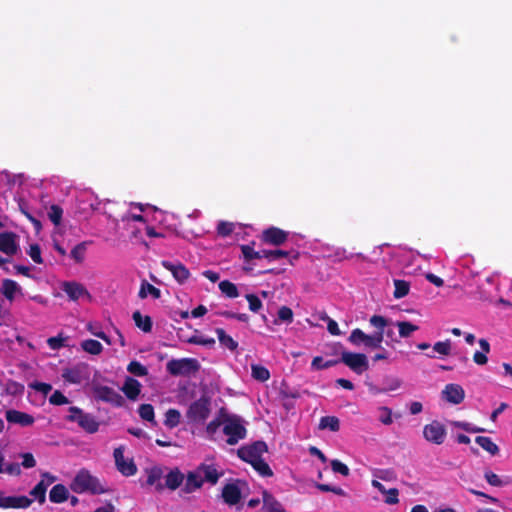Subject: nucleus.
<instances>
[{
  "label": "nucleus",
  "mask_w": 512,
  "mask_h": 512,
  "mask_svg": "<svg viewBox=\"0 0 512 512\" xmlns=\"http://www.w3.org/2000/svg\"><path fill=\"white\" fill-rule=\"evenodd\" d=\"M341 363L345 364L354 373L361 375L369 369V361L365 354L350 351H341Z\"/></svg>",
  "instance_id": "obj_6"
},
{
  "label": "nucleus",
  "mask_w": 512,
  "mask_h": 512,
  "mask_svg": "<svg viewBox=\"0 0 512 512\" xmlns=\"http://www.w3.org/2000/svg\"><path fill=\"white\" fill-rule=\"evenodd\" d=\"M223 424V433L227 436L226 442L228 445H235L246 438L247 429L239 417H227Z\"/></svg>",
  "instance_id": "obj_3"
},
{
  "label": "nucleus",
  "mask_w": 512,
  "mask_h": 512,
  "mask_svg": "<svg viewBox=\"0 0 512 512\" xmlns=\"http://www.w3.org/2000/svg\"><path fill=\"white\" fill-rule=\"evenodd\" d=\"M70 488L77 494L91 493V494H104L107 489L103 487L99 479L90 474L86 469H81L70 484Z\"/></svg>",
  "instance_id": "obj_1"
},
{
  "label": "nucleus",
  "mask_w": 512,
  "mask_h": 512,
  "mask_svg": "<svg viewBox=\"0 0 512 512\" xmlns=\"http://www.w3.org/2000/svg\"><path fill=\"white\" fill-rule=\"evenodd\" d=\"M88 242L84 241L77 244L70 253L71 258H73L77 263L83 262L85 258V253L87 250Z\"/></svg>",
  "instance_id": "obj_46"
},
{
  "label": "nucleus",
  "mask_w": 512,
  "mask_h": 512,
  "mask_svg": "<svg viewBox=\"0 0 512 512\" xmlns=\"http://www.w3.org/2000/svg\"><path fill=\"white\" fill-rule=\"evenodd\" d=\"M139 416L153 425H156L154 408L151 404H141L138 409Z\"/></svg>",
  "instance_id": "obj_44"
},
{
  "label": "nucleus",
  "mask_w": 512,
  "mask_h": 512,
  "mask_svg": "<svg viewBox=\"0 0 512 512\" xmlns=\"http://www.w3.org/2000/svg\"><path fill=\"white\" fill-rule=\"evenodd\" d=\"M127 371L138 377H144L148 374V369L136 360L128 364Z\"/></svg>",
  "instance_id": "obj_48"
},
{
  "label": "nucleus",
  "mask_w": 512,
  "mask_h": 512,
  "mask_svg": "<svg viewBox=\"0 0 512 512\" xmlns=\"http://www.w3.org/2000/svg\"><path fill=\"white\" fill-rule=\"evenodd\" d=\"M5 417L9 423L18 424L22 427L31 426L35 421L32 415L15 409L7 410Z\"/></svg>",
  "instance_id": "obj_18"
},
{
  "label": "nucleus",
  "mask_w": 512,
  "mask_h": 512,
  "mask_svg": "<svg viewBox=\"0 0 512 512\" xmlns=\"http://www.w3.org/2000/svg\"><path fill=\"white\" fill-rule=\"evenodd\" d=\"M384 338V331H376L375 333L368 335L367 334V342L366 348L370 349H381L382 342Z\"/></svg>",
  "instance_id": "obj_43"
},
{
  "label": "nucleus",
  "mask_w": 512,
  "mask_h": 512,
  "mask_svg": "<svg viewBox=\"0 0 512 512\" xmlns=\"http://www.w3.org/2000/svg\"><path fill=\"white\" fill-rule=\"evenodd\" d=\"M348 341L354 346L364 345L366 347L367 334L360 328H355L351 331Z\"/></svg>",
  "instance_id": "obj_41"
},
{
  "label": "nucleus",
  "mask_w": 512,
  "mask_h": 512,
  "mask_svg": "<svg viewBox=\"0 0 512 512\" xmlns=\"http://www.w3.org/2000/svg\"><path fill=\"white\" fill-rule=\"evenodd\" d=\"M148 294H150L154 299H159L161 297V291L159 288L148 283L146 280H143L140 286V290L138 292V297L141 299H145L148 296Z\"/></svg>",
  "instance_id": "obj_31"
},
{
  "label": "nucleus",
  "mask_w": 512,
  "mask_h": 512,
  "mask_svg": "<svg viewBox=\"0 0 512 512\" xmlns=\"http://www.w3.org/2000/svg\"><path fill=\"white\" fill-rule=\"evenodd\" d=\"M46 491L47 488L44 485V479H41L40 482L37 483L35 487L30 491V495L34 497V499L37 500L40 505H42L46 501Z\"/></svg>",
  "instance_id": "obj_40"
},
{
  "label": "nucleus",
  "mask_w": 512,
  "mask_h": 512,
  "mask_svg": "<svg viewBox=\"0 0 512 512\" xmlns=\"http://www.w3.org/2000/svg\"><path fill=\"white\" fill-rule=\"evenodd\" d=\"M251 375L253 379L260 382H265L270 378L269 370L266 367L259 364L251 365Z\"/></svg>",
  "instance_id": "obj_36"
},
{
  "label": "nucleus",
  "mask_w": 512,
  "mask_h": 512,
  "mask_svg": "<svg viewBox=\"0 0 512 512\" xmlns=\"http://www.w3.org/2000/svg\"><path fill=\"white\" fill-rule=\"evenodd\" d=\"M91 389L97 401L109 403L115 407H122L125 403L124 398L111 387L93 382Z\"/></svg>",
  "instance_id": "obj_5"
},
{
  "label": "nucleus",
  "mask_w": 512,
  "mask_h": 512,
  "mask_svg": "<svg viewBox=\"0 0 512 512\" xmlns=\"http://www.w3.org/2000/svg\"><path fill=\"white\" fill-rule=\"evenodd\" d=\"M423 436L428 442L441 445L446 438V428L442 423L434 420L424 426Z\"/></svg>",
  "instance_id": "obj_11"
},
{
  "label": "nucleus",
  "mask_w": 512,
  "mask_h": 512,
  "mask_svg": "<svg viewBox=\"0 0 512 512\" xmlns=\"http://www.w3.org/2000/svg\"><path fill=\"white\" fill-rule=\"evenodd\" d=\"M433 350L440 355H449L451 352V340L447 339L445 341L436 342L433 346Z\"/></svg>",
  "instance_id": "obj_52"
},
{
  "label": "nucleus",
  "mask_w": 512,
  "mask_h": 512,
  "mask_svg": "<svg viewBox=\"0 0 512 512\" xmlns=\"http://www.w3.org/2000/svg\"><path fill=\"white\" fill-rule=\"evenodd\" d=\"M1 293L9 301L14 300L16 293L23 294L22 288L12 279H4L2 281Z\"/></svg>",
  "instance_id": "obj_26"
},
{
  "label": "nucleus",
  "mask_w": 512,
  "mask_h": 512,
  "mask_svg": "<svg viewBox=\"0 0 512 512\" xmlns=\"http://www.w3.org/2000/svg\"><path fill=\"white\" fill-rule=\"evenodd\" d=\"M188 342L206 347H213L215 345L214 338H205L203 336H192L188 339Z\"/></svg>",
  "instance_id": "obj_56"
},
{
  "label": "nucleus",
  "mask_w": 512,
  "mask_h": 512,
  "mask_svg": "<svg viewBox=\"0 0 512 512\" xmlns=\"http://www.w3.org/2000/svg\"><path fill=\"white\" fill-rule=\"evenodd\" d=\"M368 391L372 395H379L389 391L397 390L401 387L402 381L395 376H385L383 378V387H379L373 383H366Z\"/></svg>",
  "instance_id": "obj_14"
},
{
  "label": "nucleus",
  "mask_w": 512,
  "mask_h": 512,
  "mask_svg": "<svg viewBox=\"0 0 512 512\" xmlns=\"http://www.w3.org/2000/svg\"><path fill=\"white\" fill-rule=\"evenodd\" d=\"M197 471L199 472L200 476H204L203 480L204 482H208L211 484H216L221 476L220 473H218L217 469L214 465H209L202 463L197 467Z\"/></svg>",
  "instance_id": "obj_24"
},
{
  "label": "nucleus",
  "mask_w": 512,
  "mask_h": 512,
  "mask_svg": "<svg viewBox=\"0 0 512 512\" xmlns=\"http://www.w3.org/2000/svg\"><path fill=\"white\" fill-rule=\"evenodd\" d=\"M22 457V463L20 466H23L26 469H30L36 466V460L32 453H23L21 454Z\"/></svg>",
  "instance_id": "obj_64"
},
{
  "label": "nucleus",
  "mask_w": 512,
  "mask_h": 512,
  "mask_svg": "<svg viewBox=\"0 0 512 512\" xmlns=\"http://www.w3.org/2000/svg\"><path fill=\"white\" fill-rule=\"evenodd\" d=\"M32 504V500L27 496H6L0 491V508L3 509H25Z\"/></svg>",
  "instance_id": "obj_12"
},
{
  "label": "nucleus",
  "mask_w": 512,
  "mask_h": 512,
  "mask_svg": "<svg viewBox=\"0 0 512 512\" xmlns=\"http://www.w3.org/2000/svg\"><path fill=\"white\" fill-rule=\"evenodd\" d=\"M219 343L228 348L230 351H235L238 347V343L230 336L228 335L224 329L222 328H216L215 330Z\"/></svg>",
  "instance_id": "obj_32"
},
{
  "label": "nucleus",
  "mask_w": 512,
  "mask_h": 512,
  "mask_svg": "<svg viewBox=\"0 0 512 512\" xmlns=\"http://www.w3.org/2000/svg\"><path fill=\"white\" fill-rule=\"evenodd\" d=\"M19 250L17 235L14 232L0 233V251L7 256H14Z\"/></svg>",
  "instance_id": "obj_15"
},
{
  "label": "nucleus",
  "mask_w": 512,
  "mask_h": 512,
  "mask_svg": "<svg viewBox=\"0 0 512 512\" xmlns=\"http://www.w3.org/2000/svg\"><path fill=\"white\" fill-rule=\"evenodd\" d=\"M204 483L203 478L200 476L197 469L195 471H189L186 475V481L182 488L184 493H192L197 489H200Z\"/></svg>",
  "instance_id": "obj_23"
},
{
  "label": "nucleus",
  "mask_w": 512,
  "mask_h": 512,
  "mask_svg": "<svg viewBox=\"0 0 512 512\" xmlns=\"http://www.w3.org/2000/svg\"><path fill=\"white\" fill-rule=\"evenodd\" d=\"M319 429H329L332 432H337L340 429V421L336 416H323L319 421Z\"/></svg>",
  "instance_id": "obj_33"
},
{
  "label": "nucleus",
  "mask_w": 512,
  "mask_h": 512,
  "mask_svg": "<svg viewBox=\"0 0 512 512\" xmlns=\"http://www.w3.org/2000/svg\"><path fill=\"white\" fill-rule=\"evenodd\" d=\"M210 405V399L205 395L192 402L186 413L188 420L195 423L205 422L210 415Z\"/></svg>",
  "instance_id": "obj_4"
},
{
  "label": "nucleus",
  "mask_w": 512,
  "mask_h": 512,
  "mask_svg": "<svg viewBox=\"0 0 512 512\" xmlns=\"http://www.w3.org/2000/svg\"><path fill=\"white\" fill-rule=\"evenodd\" d=\"M184 479V474L178 468H174L165 476L164 488L166 487L174 491L181 486Z\"/></svg>",
  "instance_id": "obj_25"
},
{
  "label": "nucleus",
  "mask_w": 512,
  "mask_h": 512,
  "mask_svg": "<svg viewBox=\"0 0 512 512\" xmlns=\"http://www.w3.org/2000/svg\"><path fill=\"white\" fill-rule=\"evenodd\" d=\"M385 503L389 505H395L399 503V490L397 488L386 489Z\"/></svg>",
  "instance_id": "obj_62"
},
{
  "label": "nucleus",
  "mask_w": 512,
  "mask_h": 512,
  "mask_svg": "<svg viewBox=\"0 0 512 512\" xmlns=\"http://www.w3.org/2000/svg\"><path fill=\"white\" fill-rule=\"evenodd\" d=\"M68 498L69 491L63 484H56L50 490L49 499L52 503L60 504L67 501Z\"/></svg>",
  "instance_id": "obj_28"
},
{
  "label": "nucleus",
  "mask_w": 512,
  "mask_h": 512,
  "mask_svg": "<svg viewBox=\"0 0 512 512\" xmlns=\"http://www.w3.org/2000/svg\"><path fill=\"white\" fill-rule=\"evenodd\" d=\"M147 473V485L153 486L155 485V488L157 491H162L164 489V485L160 482L161 478L163 477V470L160 466H153L150 469L146 470Z\"/></svg>",
  "instance_id": "obj_27"
},
{
  "label": "nucleus",
  "mask_w": 512,
  "mask_h": 512,
  "mask_svg": "<svg viewBox=\"0 0 512 512\" xmlns=\"http://www.w3.org/2000/svg\"><path fill=\"white\" fill-rule=\"evenodd\" d=\"M234 230V226L230 222L221 221L217 226V233L222 237L229 236Z\"/></svg>",
  "instance_id": "obj_61"
},
{
  "label": "nucleus",
  "mask_w": 512,
  "mask_h": 512,
  "mask_svg": "<svg viewBox=\"0 0 512 512\" xmlns=\"http://www.w3.org/2000/svg\"><path fill=\"white\" fill-rule=\"evenodd\" d=\"M262 512H286L284 506L269 491H262Z\"/></svg>",
  "instance_id": "obj_21"
},
{
  "label": "nucleus",
  "mask_w": 512,
  "mask_h": 512,
  "mask_svg": "<svg viewBox=\"0 0 512 512\" xmlns=\"http://www.w3.org/2000/svg\"><path fill=\"white\" fill-rule=\"evenodd\" d=\"M287 239L288 232L274 226L265 229L261 235L262 242L274 246L282 245Z\"/></svg>",
  "instance_id": "obj_13"
},
{
  "label": "nucleus",
  "mask_w": 512,
  "mask_h": 512,
  "mask_svg": "<svg viewBox=\"0 0 512 512\" xmlns=\"http://www.w3.org/2000/svg\"><path fill=\"white\" fill-rule=\"evenodd\" d=\"M399 329V336L402 338L409 337L413 332L417 331L419 327L409 321H399L396 323Z\"/></svg>",
  "instance_id": "obj_45"
},
{
  "label": "nucleus",
  "mask_w": 512,
  "mask_h": 512,
  "mask_svg": "<svg viewBox=\"0 0 512 512\" xmlns=\"http://www.w3.org/2000/svg\"><path fill=\"white\" fill-rule=\"evenodd\" d=\"M28 255L31 257V259L37 263L42 264L43 258L41 256V248L39 244L34 243L29 246V250L27 251Z\"/></svg>",
  "instance_id": "obj_53"
},
{
  "label": "nucleus",
  "mask_w": 512,
  "mask_h": 512,
  "mask_svg": "<svg viewBox=\"0 0 512 512\" xmlns=\"http://www.w3.org/2000/svg\"><path fill=\"white\" fill-rule=\"evenodd\" d=\"M135 325L145 333H149L152 330V319L150 316H143L140 311H135L132 315Z\"/></svg>",
  "instance_id": "obj_30"
},
{
  "label": "nucleus",
  "mask_w": 512,
  "mask_h": 512,
  "mask_svg": "<svg viewBox=\"0 0 512 512\" xmlns=\"http://www.w3.org/2000/svg\"><path fill=\"white\" fill-rule=\"evenodd\" d=\"M331 468L333 472L339 473L343 476H348L350 474L348 466L337 459L331 461Z\"/></svg>",
  "instance_id": "obj_58"
},
{
  "label": "nucleus",
  "mask_w": 512,
  "mask_h": 512,
  "mask_svg": "<svg viewBox=\"0 0 512 512\" xmlns=\"http://www.w3.org/2000/svg\"><path fill=\"white\" fill-rule=\"evenodd\" d=\"M369 322L373 327L377 329V331H384V328L388 324V320L381 315H373Z\"/></svg>",
  "instance_id": "obj_57"
},
{
  "label": "nucleus",
  "mask_w": 512,
  "mask_h": 512,
  "mask_svg": "<svg viewBox=\"0 0 512 512\" xmlns=\"http://www.w3.org/2000/svg\"><path fill=\"white\" fill-rule=\"evenodd\" d=\"M484 478L492 486L501 487V486L504 485V483L500 479V477L497 474H495L494 472H492L491 470H486L485 471Z\"/></svg>",
  "instance_id": "obj_60"
},
{
  "label": "nucleus",
  "mask_w": 512,
  "mask_h": 512,
  "mask_svg": "<svg viewBox=\"0 0 512 512\" xmlns=\"http://www.w3.org/2000/svg\"><path fill=\"white\" fill-rule=\"evenodd\" d=\"M451 424L454 427L462 429L468 433H480L485 431L483 428L474 426L471 423L465 421H453Z\"/></svg>",
  "instance_id": "obj_51"
},
{
  "label": "nucleus",
  "mask_w": 512,
  "mask_h": 512,
  "mask_svg": "<svg viewBox=\"0 0 512 512\" xmlns=\"http://www.w3.org/2000/svg\"><path fill=\"white\" fill-rule=\"evenodd\" d=\"M81 348L85 352L92 354V355H99L103 350L102 344L99 341L94 340V339H86V340L82 341Z\"/></svg>",
  "instance_id": "obj_37"
},
{
  "label": "nucleus",
  "mask_w": 512,
  "mask_h": 512,
  "mask_svg": "<svg viewBox=\"0 0 512 512\" xmlns=\"http://www.w3.org/2000/svg\"><path fill=\"white\" fill-rule=\"evenodd\" d=\"M246 299L249 304V309L252 312H258L262 308V301L255 294H247Z\"/></svg>",
  "instance_id": "obj_59"
},
{
  "label": "nucleus",
  "mask_w": 512,
  "mask_h": 512,
  "mask_svg": "<svg viewBox=\"0 0 512 512\" xmlns=\"http://www.w3.org/2000/svg\"><path fill=\"white\" fill-rule=\"evenodd\" d=\"M255 242L252 241L249 244H243L240 246L242 256L245 262H250L254 259H261L263 258V250L261 251H255L254 249Z\"/></svg>",
  "instance_id": "obj_29"
},
{
  "label": "nucleus",
  "mask_w": 512,
  "mask_h": 512,
  "mask_svg": "<svg viewBox=\"0 0 512 512\" xmlns=\"http://www.w3.org/2000/svg\"><path fill=\"white\" fill-rule=\"evenodd\" d=\"M442 398L451 404L458 405L463 402L465 391L461 385L450 383L442 390Z\"/></svg>",
  "instance_id": "obj_16"
},
{
  "label": "nucleus",
  "mask_w": 512,
  "mask_h": 512,
  "mask_svg": "<svg viewBox=\"0 0 512 512\" xmlns=\"http://www.w3.org/2000/svg\"><path fill=\"white\" fill-rule=\"evenodd\" d=\"M63 209L56 204L51 205L48 211V217L54 225H59L62 220Z\"/></svg>",
  "instance_id": "obj_50"
},
{
  "label": "nucleus",
  "mask_w": 512,
  "mask_h": 512,
  "mask_svg": "<svg viewBox=\"0 0 512 512\" xmlns=\"http://www.w3.org/2000/svg\"><path fill=\"white\" fill-rule=\"evenodd\" d=\"M222 497L228 505H236L241 500V490L236 484H226L222 490Z\"/></svg>",
  "instance_id": "obj_22"
},
{
  "label": "nucleus",
  "mask_w": 512,
  "mask_h": 512,
  "mask_svg": "<svg viewBox=\"0 0 512 512\" xmlns=\"http://www.w3.org/2000/svg\"><path fill=\"white\" fill-rule=\"evenodd\" d=\"M162 266L173 275L179 284L185 283L190 277L189 270L180 262L173 263L165 260L162 261Z\"/></svg>",
  "instance_id": "obj_17"
},
{
  "label": "nucleus",
  "mask_w": 512,
  "mask_h": 512,
  "mask_svg": "<svg viewBox=\"0 0 512 512\" xmlns=\"http://www.w3.org/2000/svg\"><path fill=\"white\" fill-rule=\"evenodd\" d=\"M141 387L142 385L137 379L127 376L124 380L123 386L121 387V391L127 399L135 401L141 393Z\"/></svg>",
  "instance_id": "obj_19"
},
{
  "label": "nucleus",
  "mask_w": 512,
  "mask_h": 512,
  "mask_svg": "<svg viewBox=\"0 0 512 512\" xmlns=\"http://www.w3.org/2000/svg\"><path fill=\"white\" fill-rule=\"evenodd\" d=\"M263 258L267 259L269 262H273L279 260L280 258H286L289 256V252L275 249V250H263Z\"/></svg>",
  "instance_id": "obj_49"
},
{
  "label": "nucleus",
  "mask_w": 512,
  "mask_h": 512,
  "mask_svg": "<svg viewBox=\"0 0 512 512\" xmlns=\"http://www.w3.org/2000/svg\"><path fill=\"white\" fill-rule=\"evenodd\" d=\"M373 476L377 479L383 480V481H395L397 479L396 472L391 469H377L373 472Z\"/></svg>",
  "instance_id": "obj_47"
},
{
  "label": "nucleus",
  "mask_w": 512,
  "mask_h": 512,
  "mask_svg": "<svg viewBox=\"0 0 512 512\" xmlns=\"http://www.w3.org/2000/svg\"><path fill=\"white\" fill-rule=\"evenodd\" d=\"M251 466L261 475L262 477H272L273 471L268 463L262 458L257 459L250 463Z\"/></svg>",
  "instance_id": "obj_39"
},
{
  "label": "nucleus",
  "mask_w": 512,
  "mask_h": 512,
  "mask_svg": "<svg viewBox=\"0 0 512 512\" xmlns=\"http://www.w3.org/2000/svg\"><path fill=\"white\" fill-rule=\"evenodd\" d=\"M475 442L485 451L490 453L491 455H496L499 453V447L492 441L490 437L486 436H477L475 438Z\"/></svg>",
  "instance_id": "obj_34"
},
{
  "label": "nucleus",
  "mask_w": 512,
  "mask_h": 512,
  "mask_svg": "<svg viewBox=\"0 0 512 512\" xmlns=\"http://www.w3.org/2000/svg\"><path fill=\"white\" fill-rule=\"evenodd\" d=\"M66 420L69 422L77 423L78 426L89 434H94L98 431L100 423L95 416L90 413L84 412L81 408L71 406Z\"/></svg>",
  "instance_id": "obj_2"
},
{
  "label": "nucleus",
  "mask_w": 512,
  "mask_h": 512,
  "mask_svg": "<svg viewBox=\"0 0 512 512\" xmlns=\"http://www.w3.org/2000/svg\"><path fill=\"white\" fill-rule=\"evenodd\" d=\"M181 414L177 409H168L165 413L164 424L169 428H174L179 425Z\"/></svg>",
  "instance_id": "obj_42"
},
{
  "label": "nucleus",
  "mask_w": 512,
  "mask_h": 512,
  "mask_svg": "<svg viewBox=\"0 0 512 512\" xmlns=\"http://www.w3.org/2000/svg\"><path fill=\"white\" fill-rule=\"evenodd\" d=\"M268 451L266 442L258 440L250 445L242 446L238 449V457L247 462L251 463L257 459H262V455Z\"/></svg>",
  "instance_id": "obj_9"
},
{
  "label": "nucleus",
  "mask_w": 512,
  "mask_h": 512,
  "mask_svg": "<svg viewBox=\"0 0 512 512\" xmlns=\"http://www.w3.org/2000/svg\"><path fill=\"white\" fill-rule=\"evenodd\" d=\"M219 290L228 298H236L239 296L237 286L229 280H223L218 285Z\"/></svg>",
  "instance_id": "obj_35"
},
{
  "label": "nucleus",
  "mask_w": 512,
  "mask_h": 512,
  "mask_svg": "<svg viewBox=\"0 0 512 512\" xmlns=\"http://www.w3.org/2000/svg\"><path fill=\"white\" fill-rule=\"evenodd\" d=\"M278 320L286 323H291L293 321V311L288 306H281L277 313Z\"/></svg>",
  "instance_id": "obj_54"
},
{
  "label": "nucleus",
  "mask_w": 512,
  "mask_h": 512,
  "mask_svg": "<svg viewBox=\"0 0 512 512\" xmlns=\"http://www.w3.org/2000/svg\"><path fill=\"white\" fill-rule=\"evenodd\" d=\"M62 290L67 294L70 300L77 301L83 296L90 297L88 290L77 282H64Z\"/></svg>",
  "instance_id": "obj_20"
},
{
  "label": "nucleus",
  "mask_w": 512,
  "mask_h": 512,
  "mask_svg": "<svg viewBox=\"0 0 512 512\" xmlns=\"http://www.w3.org/2000/svg\"><path fill=\"white\" fill-rule=\"evenodd\" d=\"M113 456L116 468L123 476L129 477L137 473V466L134 463L133 459H125L123 446L115 448Z\"/></svg>",
  "instance_id": "obj_10"
},
{
  "label": "nucleus",
  "mask_w": 512,
  "mask_h": 512,
  "mask_svg": "<svg viewBox=\"0 0 512 512\" xmlns=\"http://www.w3.org/2000/svg\"><path fill=\"white\" fill-rule=\"evenodd\" d=\"M64 341L65 338L59 334L58 336L48 338L47 344L52 350H58L64 346Z\"/></svg>",
  "instance_id": "obj_63"
},
{
  "label": "nucleus",
  "mask_w": 512,
  "mask_h": 512,
  "mask_svg": "<svg viewBox=\"0 0 512 512\" xmlns=\"http://www.w3.org/2000/svg\"><path fill=\"white\" fill-rule=\"evenodd\" d=\"M61 376L65 382L81 384L90 378L89 365L83 362L77 363L72 367L63 369Z\"/></svg>",
  "instance_id": "obj_8"
},
{
  "label": "nucleus",
  "mask_w": 512,
  "mask_h": 512,
  "mask_svg": "<svg viewBox=\"0 0 512 512\" xmlns=\"http://www.w3.org/2000/svg\"><path fill=\"white\" fill-rule=\"evenodd\" d=\"M394 287H395L394 292H393L394 298L401 299L408 295L409 290H410V283L405 280L395 279Z\"/></svg>",
  "instance_id": "obj_38"
},
{
  "label": "nucleus",
  "mask_w": 512,
  "mask_h": 512,
  "mask_svg": "<svg viewBox=\"0 0 512 512\" xmlns=\"http://www.w3.org/2000/svg\"><path fill=\"white\" fill-rule=\"evenodd\" d=\"M199 368V362L194 358L172 359L166 365L167 371L173 376L189 375Z\"/></svg>",
  "instance_id": "obj_7"
},
{
  "label": "nucleus",
  "mask_w": 512,
  "mask_h": 512,
  "mask_svg": "<svg viewBox=\"0 0 512 512\" xmlns=\"http://www.w3.org/2000/svg\"><path fill=\"white\" fill-rule=\"evenodd\" d=\"M52 405H64L69 403V399L59 390H55L49 398Z\"/></svg>",
  "instance_id": "obj_55"
}]
</instances>
